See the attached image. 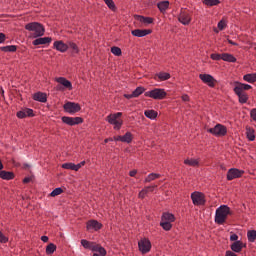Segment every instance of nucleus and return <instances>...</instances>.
I'll return each instance as SVG.
<instances>
[{
  "instance_id": "obj_40",
  "label": "nucleus",
  "mask_w": 256,
  "mask_h": 256,
  "mask_svg": "<svg viewBox=\"0 0 256 256\" xmlns=\"http://www.w3.org/2000/svg\"><path fill=\"white\" fill-rule=\"evenodd\" d=\"M160 227H162L164 231H171V229H173V224H171V222H165L161 220Z\"/></svg>"
},
{
  "instance_id": "obj_1",
  "label": "nucleus",
  "mask_w": 256,
  "mask_h": 256,
  "mask_svg": "<svg viewBox=\"0 0 256 256\" xmlns=\"http://www.w3.org/2000/svg\"><path fill=\"white\" fill-rule=\"evenodd\" d=\"M229 215H231V208L227 205H221L216 209L215 223H217V225H223Z\"/></svg>"
},
{
  "instance_id": "obj_3",
  "label": "nucleus",
  "mask_w": 256,
  "mask_h": 256,
  "mask_svg": "<svg viewBox=\"0 0 256 256\" xmlns=\"http://www.w3.org/2000/svg\"><path fill=\"white\" fill-rule=\"evenodd\" d=\"M144 97H150L155 101H163L167 97V91L163 88H154L144 93Z\"/></svg>"
},
{
  "instance_id": "obj_8",
  "label": "nucleus",
  "mask_w": 256,
  "mask_h": 256,
  "mask_svg": "<svg viewBox=\"0 0 256 256\" xmlns=\"http://www.w3.org/2000/svg\"><path fill=\"white\" fill-rule=\"evenodd\" d=\"M245 175V170H239L237 168H231L227 172L226 179L227 181H233V179H240Z\"/></svg>"
},
{
  "instance_id": "obj_16",
  "label": "nucleus",
  "mask_w": 256,
  "mask_h": 256,
  "mask_svg": "<svg viewBox=\"0 0 256 256\" xmlns=\"http://www.w3.org/2000/svg\"><path fill=\"white\" fill-rule=\"evenodd\" d=\"M247 247V244H243V242L240 241H236V242H233L231 245H230V249L232 252L234 253H241V251H243V249Z\"/></svg>"
},
{
  "instance_id": "obj_36",
  "label": "nucleus",
  "mask_w": 256,
  "mask_h": 256,
  "mask_svg": "<svg viewBox=\"0 0 256 256\" xmlns=\"http://www.w3.org/2000/svg\"><path fill=\"white\" fill-rule=\"evenodd\" d=\"M144 115L147 119H157L158 113L155 110H145Z\"/></svg>"
},
{
  "instance_id": "obj_50",
  "label": "nucleus",
  "mask_w": 256,
  "mask_h": 256,
  "mask_svg": "<svg viewBox=\"0 0 256 256\" xmlns=\"http://www.w3.org/2000/svg\"><path fill=\"white\" fill-rule=\"evenodd\" d=\"M112 125H114V129L119 131V129H121V127L123 126V120H118L117 122H114Z\"/></svg>"
},
{
  "instance_id": "obj_57",
  "label": "nucleus",
  "mask_w": 256,
  "mask_h": 256,
  "mask_svg": "<svg viewBox=\"0 0 256 256\" xmlns=\"http://www.w3.org/2000/svg\"><path fill=\"white\" fill-rule=\"evenodd\" d=\"M225 256H237V254H235V252H233L231 250H227L225 253Z\"/></svg>"
},
{
  "instance_id": "obj_60",
  "label": "nucleus",
  "mask_w": 256,
  "mask_h": 256,
  "mask_svg": "<svg viewBox=\"0 0 256 256\" xmlns=\"http://www.w3.org/2000/svg\"><path fill=\"white\" fill-rule=\"evenodd\" d=\"M125 99H133L135 96L133 95V92L131 94H124Z\"/></svg>"
},
{
  "instance_id": "obj_54",
  "label": "nucleus",
  "mask_w": 256,
  "mask_h": 256,
  "mask_svg": "<svg viewBox=\"0 0 256 256\" xmlns=\"http://www.w3.org/2000/svg\"><path fill=\"white\" fill-rule=\"evenodd\" d=\"M250 117L253 121H256V108L250 111Z\"/></svg>"
},
{
  "instance_id": "obj_33",
  "label": "nucleus",
  "mask_w": 256,
  "mask_h": 256,
  "mask_svg": "<svg viewBox=\"0 0 256 256\" xmlns=\"http://www.w3.org/2000/svg\"><path fill=\"white\" fill-rule=\"evenodd\" d=\"M184 165H188L189 167H199V160L197 159H185Z\"/></svg>"
},
{
  "instance_id": "obj_6",
  "label": "nucleus",
  "mask_w": 256,
  "mask_h": 256,
  "mask_svg": "<svg viewBox=\"0 0 256 256\" xmlns=\"http://www.w3.org/2000/svg\"><path fill=\"white\" fill-rule=\"evenodd\" d=\"M138 249L142 253V255H145L151 251V240L148 238H142L138 242Z\"/></svg>"
},
{
  "instance_id": "obj_19",
  "label": "nucleus",
  "mask_w": 256,
  "mask_h": 256,
  "mask_svg": "<svg viewBox=\"0 0 256 256\" xmlns=\"http://www.w3.org/2000/svg\"><path fill=\"white\" fill-rule=\"evenodd\" d=\"M178 21L182 23V25H189V23H191V15L183 11L179 14Z\"/></svg>"
},
{
  "instance_id": "obj_20",
  "label": "nucleus",
  "mask_w": 256,
  "mask_h": 256,
  "mask_svg": "<svg viewBox=\"0 0 256 256\" xmlns=\"http://www.w3.org/2000/svg\"><path fill=\"white\" fill-rule=\"evenodd\" d=\"M51 41H53V39L51 37H44L42 38L41 36L37 39H35L32 42V45L37 46V45H47L49 43H51Z\"/></svg>"
},
{
  "instance_id": "obj_58",
  "label": "nucleus",
  "mask_w": 256,
  "mask_h": 256,
  "mask_svg": "<svg viewBox=\"0 0 256 256\" xmlns=\"http://www.w3.org/2000/svg\"><path fill=\"white\" fill-rule=\"evenodd\" d=\"M7 37L5 36V34L4 33H0V44L1 43H5V39H6Z\"/></svg>"
},
{
  "instance_id": "obj_35",
  "label": "nucleus",
  "mask_w": 256,
  "mask_h": 256,
  "mask_svg": "<svg viewBox=\"0 0 256 256\" xmlns=\"http://www.w3.org/2000/svg\"><path fill=\"white\" fill-rule=\"evenodd\" d=\"M133 142V134L131 132H126L122 136V143H132Z\"/></svg>"
},
{
  "instance_id": "obj_4",
  "label": "nucleus",
  "mask_w": 256,
  "mask_h": 256,
  "mask_svg": "<svg viewBox=\"0 0 256 256\" xmlns=\"http://www.w3.org/2000/svg\"><path fill=\"white\" fill-rule=\"evenodd\" d=\"M207 133L214 135V137H225L227 135V126L216 124L215 127L207 129Z\"/></svg>"
},
{
  "instance_id": "obj_49",
  "label": "nucleus",
  "mask_w": 256,
  "mask_h": 256,
  "mask_svg": "<svg viewBox=\"0 0 256 256\" xmlns=\"http://www.w3.org/2000/svg\"><path fill=\"white\" fill-rule=\"evenodd\" d=\"M0 243H9V237L5 236L3 232L0 231Z\"/></svg>"
},
{
  "instance_id": "obj_21",
  "label": "nucleus",
  "mask_w": 256,
  "mask_h": 256,
  "mask_svg": "<svg viewBox=\"0 0 256 256\" xmlns=\"http://www.w3.org/2000/svg\"><path fill=\"white\" fill-rule=\"evenodd\" d=\"M56 81H57V83H60V85H63V87H65L69 91H71V89H73V84L71 83V81L67 80V78H65V77H59L56 79Z\"/></svg>"
},
{
  "instance_id": "obj_2",
  "label": "nucleus",
  "mask_w": 256,
  "mask_h": 256,
  "mask_svg": "<svg viewBox=\"0 0 256 256\" xmlns=\"http://www.w3.org/2000/svg\"><path fill=\"white\" fill-rule=\"evenodd\" d=\"M25 29L26 31L34 32V39H37V37H43V35H45V27L39 22H30L25 25Z\"/></svg>"
},
{
  "instance_id": "obj_61",
  "label": "nucleus",
  "mask_w": 256,
  "mask_h": 256,
  "mask_svg": "<svg viewBox=\"0 0 256 256\" xmlns=\"http://www.w3.org/2000/svg\"><path fill=\"white\" fill-rule=\"evenodd\" d=\"M22 183H24V184L31 183V178L30 177H25L23 179Z\"/></svg>"
},
{
  "instance_id": "obj_17",
  "label": "nucleus",
  "mask_w": 256,
  "mask_h": 256,
  "mask_svg": "<svg viewBox=\"0 0 256 256\" xmlns=\"http://www.w3.org/2000/svg\"><path fill=\"white\" fill-rule=\"evenodd\" d=\"M235 87L233 91H240L242 93H245V91H249V89H253V87L249 84L241 83L239 81L234 82Z\"/></svg>"
},
{
  "instance_id": "obj_41",
  "label": "nucleus",
  "mask_w": 256,
  "mask_h": 256,
  "mask_svg": "<svg viewBox=\"0 0 256 256\" xmlns=\"http://www.w3.org/2000/svg\"><path fill=\"white\" fill-rule=\"evenodd\" d=\"M62 169H67L70 171H77L76 164L73 162L62 164Z\"/></svg>"
},
{
  "instance_id": "obj_7",
  "label": "nucleus",
  "mask_w": 256,
  "mask_h": 256,
  "mask_svg": "<svg viewBox=\"0 0 256 256\" xmlns=\"http://www.w3.org/2000/svg\"><path fill=\"white\" fill-rule=\"evenodd\" d=\"M63 109L66 113H70L71 115H73L81 111V105L75 102H67L64 104Z\"/></svg>"
},
{
  "instance_id": "obj_42",
  "label": "nucleus",
  "mask_w": 256,
  "mask_h": 256,
  "mask_svg": "<svg viewBox=\"0 0 256 256\" xmlns=\"http://www.w3.org/2000/svg\"><path fill=\"white\" fill-rule=\"evenodd\" d=\"M104 3L107 5L108 8H110L111 11H117V6L115 5V2L113 0H103Z\"/></svg>"
},
{
  "instance_id": "obj_30",
  "label": "nucleus",
  "mask_w": 256,
  "mask_h": 256,
  "mask_svg": "<svg viewBox=\"0 0 256 256\" xmlns=\"http://www.w3.org/2000/svg\"><path fill=\"white\" fill-rule=\"evenodd\" d=\"M246 136L249 141H255V130L249 126L246 127Z\"/></svg>"
},
{
  "instance_id": "obj_25",
  "label": "nucleus",
  "mask_w": 256,
  "mask_h": 256,
  "mask_svg": "<svg viewBox=\"0 0 256 256\" xmlns=\"http://www.w3.org/2000/svg\"><path fill=\"white\" fill-rule=\"evenodd\" d=\"M161 221L166 223H175V215L169 212H164L161 217Z\"/></svg>"
},
{
  "instance_id": "obj_64",
  "label": "nucleus",
  "mask_w": 256,
  "mask_h": 256,
  "mask_svg": "<svg viewBox=\"0 0 256 256\" xmlns=\"http://www.w3.org/2000/svg\"><path fill=\"white\" fill-rule=\"evenodd\" d=\"M41 241H43V243H47L49 241V237L48 236H42Z\"/></svg>"
},
{
  "instance_id": "obj_56",
  "label": "nucleus",
  "mask_w": 256,
  "mask_h": 256,
  "mask_svg": "<svg viewBox=\"0 0 256 256\" xmlns=\"http://www.w3.org/2000/svg\"><path fill=\"white\" fill-rule=\"evenodd\" d=\"M84 165H85V161H82V162L76 164V171H78L79 169H81L82 167H84Z\"/></svg>"
},
{
  "instance_id": "obj_37",
  "label": "nucleus",
  "mask_w": 256,
  "mask_h": 256,
  "mask_svg": "<svg viewBox=\"0 0 256 256\" xmlns=\"http://www.w3.org/2000/svg\"><path fill=\"white\" fill-rule=\"evenodd\" d=\"M159 177H161V174L151 173L145 178L144 183H151V181H155V179H159Z\"/></svg>"
},
{
  "instance_id": "obj_18",
  "label": "nucleus",
  "mask_w": 256,
  "mask_h": 256,
  "mask_svg": "<svg viewBox=\"0 0 256 256\" xmlns=\"http://www.w3.org/2000/svg\"><path fill=\"white\" fill-rule=\"evenodd\" d=\"M233 91L235 95H237L238 101L239 103H241V105H245V103L249 101V94H247V92H241L239 90H233Z\"/></svg>"
},
{
  "instance_id": "obj_53",
  "label": "nucleus",
  "mask_w": 256,
  "mask_h": 256,
  "mask_svg": "<svg viewBox=\"0 0 256 256\" xmlns=\"http://www.w3.org/2000/svg\"><path fill=\"white\" fill-rule=\"evenodd\" d=\"M226 27L225 21L221 20L220 22H218V29L220 31H223Z\"/></svg>"
},
{
  "instance_id": "obj_12",
  "label": "nucleus",
  "mask_w": 256,
  "mask_h": 256,
  "mask_svg": "<svg viewBox=\"0 0 256 256\" xmlns=\"http://www.w3.org/2000/svg\"><path fill=\"white\" fill-rule=\"evenodd\" d=\"M81 245L84 247V249H88L89 251L93 252L97 251L98 247L101 246V244H97V242H91L86 239L81 240Z\"/></svg>"
},
{
  "instance_id": "obj_27",
  "label": "nucleus",
  "mask_w": 256,
  "mask_h": 256,
  "mask_svg": "<svg viewBox=\"0 0 256 256\" xmlns=\"http://www.w3.org/2000/svg\"><path fill=\"white\" fill-rule=\"evenodd\" d=\"M123 115V113L118 112L115 114H110L107 116L106 121H108V123H110V125H113L114 123H116L119 119V117H121Z\"/></svg>"
},
{
  "instance_id": "obj_47",
  "label": "nucleus",
  "mask_w": 256,
  "mask_h": 256,
  "mask_svg": "<svg viewBox=\"0 0 256 256\" xmlns=\"http://www.w3.org/2000/svg\"><path fill=\"white\" fill-rule=\"evenodd\" d=\"M61 193H63V188H61V187L55 188V189L50 193V197H57V195H61Z\"/></svg>"
},
{
  "instance_id": "obj_34",
  "label": "nucleus",
  "mask_w": 256,
  "mask_h": 256,
  "mask_svg": "<svg viewBox=\"0 0 256 256\" xmlns=\"http://www.w3.org/2000/svg\"><path fill=\"white\" fill-rule=\"evenodd\" d=\"M57 251V245L50 243L46 246V255H53Z\"/></svg>"
},
{
  "instance_id": "obj_43",
  "label": "nucleus",
  "mask_w": 256,
  "mask_h": 256,
  "mask_svg": "<svg viewBox=\"0 0 256 256\" xmlns=\"http://www.w3.org/2000/svg\"><path fill=\"white\" fill-rule=\"evenodd\" d=\"M144 91H145V87L139 86V87H137V88L132 92V94H133L134 97H139L140 95H143V92H144Z\"/></svg>"
},
{
  "instance_id": "obj_44",
  "label": "nucleus",
  "mask_w": 256,
  "mask_h": 256,
  "mask_svg": "<svg viewBox=\"0 0 256 256\" xmlns=\"http://www.w3.org/2000/svg\"><path fill=\"white\" fill-rule=\"evenodd\" d=\"M221 1L219 0H204V4L207 5V7H215V5H219Z\"/></svg>"
},
{
  "instance_id": "obj_38",
  "label": "nucleus",
  "mask_w": 256,
  "mask_h": 256,
  "mask_svg": "<svg viewBox=\"0 0 256 256\" xmlns=\"http://www.w3.org/2000/svg\"><path fill=\"white\" fill-rule=\"evenodd\" d=\"M247 237H248L249 243H255V241H256V230H249L247 232Z\"/></svg>"
},
{
  "instance_id": "obj_22",
  "label": "nucleus",
  "mask_w": 256,
  "mask_h": 256,
  "mask_svg": "<svg viewBox=\"0 0 256 256\" xmlns=\"http://www.w3.org/2000/svg\"><path fill=\"white\" fill-rule=\"evenodd\" d=\"M0 179H3L4 181H11L15 179V173L2 170L0 171Z\"/></svg>"
},
{
  "instance_id": "obj_59",
  "label": "nucleus",
  "mask_w": 256,
  "mask_h": 256,
  "mask_svg": "<svg viewBox=\"0 0 256 256\" xmlns=\"http://www.w3.org/2000/svg\"><path fill=\"white\" fill-rule=\"evenodd\" d=\"M112 139H113V141H121V143H123L122 136H114Z\"/></svg>"
},
{
  "instance_id": "obj_45",
  "label": "nucleus",
  "mask_w": 256,
  "mask_h": 256,
  "mask_svg": "<svg viewBox=\"0 0 256 256\" xmlns=\"http://www.w3.org/2000/svg\"><path fill=\"white\" fill-rule=\"evenodd\" d=\"M111 53H113V55H116V57H121V55H123L121 48H119L117 46H114L111 48Z\"/></svg>"
},
{
  "instance_id": "obj_24",
  "label": "nucleus",
  "mask_w": 256,
  "mask_h": 256,
  "mask_svg": "<svg viewBox=\"0 0 256 256\" xmlns=\"http://www.w3.org/2000/svg\"><path fill=\"white\" fill-rule=\"evenodd\" d=\"M169 81L171 79V74L169 72H159L154 76V79L157 81Z\"/></svg>"
},
{
  "instance_id": "obj_48",
  "label": "nucleus",
  "mask_w": 256,
  "mask_h": 256,
  "mask_svg": "<svg viewBox=\"0 0 256 256\" xmlns=\"http://www.w3.org/2000/svg\"><path fill=\"white\" fill-rule=\"evenodd\" d=\"M210 59H212V61H221V59H223V54L212 53Z\"/></svg>"
},
{
  "instance_id": "obj_26",
  "label": "nucleus",
  "mask_w": 256,
  "mask_h": 256,
  "mask_svg": "<svg viewBox=\"0 0 256 256\" xmlns=\"http://www.w3.org/2000/svg\"><path fill=\"white\" fill-rule=\"evenodd\" d=\"M136 19L137 21H139L140 23H144L145 25H151L153 21H155L153 17H145L141 15H136Z\"/></svg>"
},
{
  "instance_id": "obj_29",
  "label": "nucleus",
  "mask_w": 256,
  "mask_h": 256,
  "mask_svg": "<svg viewBox=\"0 0 256 256\" xmlns=\"http://www.w3.org/2000/svg\"><path fill=\"white\" fill-rule=\"evenodd\" d=\"M157 7L161 13H165L169 9V1L158 2Z\"/></svg>"
},
{
  "instance_id": "obj_62",
  "label": "nucleus",
  "mask_w": 256,
  "mask_h": 256,
  "mask_svg": "<svg viewBox=\"0 0 256 256\" xmlns=\"http://www.w3.org/2000/svg\"><path fill=\"white\" fill-rule=\"evenodd\" d=\"M130 177H135L137 175V170H131L129 172Z\"/></svg>"
},
{
  "instance_id": "obj_5",
  "label": "nucleus",
  "mask_w": 256,
  "mask_h": 256,
  "mask_svg": "<svg viewBox=\"0 0 256 256\" xmlns=\"http://www.w3.org/2000/svg\"><path fill=\"white\" fill-rule=\"evenodd\" d=\"M191 199H192V203L193 205H196L197 207L201 206V205H205L206 200H205V194H203L202 192H193L191 194Z\"/></svg>"
},
{
  "instance_id": "obj_52",
  "label": "nucleus",
  "mask_w": 256,
  "mask_h": 256,
  "mask_svg": "<svg viewBox=\"0 0 256 256\" xmlns=\"http://www.w3.org/2000/svg\"><path fill=\"white\" fill-rule=\"evenodd\" d=\"M147 196V190H144V188L139 192L138 197L139 199H145Z\"/></svg>"
},
{
  "instance_id": "obj_28",
  "label": "nucleus",
  "mask_w": 256,
  "mask_h": 256,
  "mask_svg": "<svg viewBox=\"0 0 256 256\" xmlns=\"http://www.w3.org/2000/svg\"><path fill=\"white\" fill-rule=\"evenodd\" d=\"M222 61H226L227 63H237V58H235L233 54L222 53Z\"/></svg>"
},
{
  "instance_id": "obj_32",
  "label": "nucleus",
  "mask_w": 256,
  "mask_h": 256,
  "mask_svg": "<svg viewBox=\"0 0 256 256\" xmlns=\"http://www.w3.org/2000/svg\"><path fill=\"white\" fill-rule=\"evenodd\" d=\"M244 81L247 83H256V73L245 74L243 76Z\"/></svg>"
},
{
  "instance_id": "obj_13",
  "label": "nucleus",
  "mask_w": 256,
  "mask_h": 256,
  "mask_svg": "<svg viewBox=\"0 0 256 256\" xmlns=\"http://www.w3.org/2000/svg\"><path fill=\"white\" fill-rule=\"evenodd\" d=\"M18 119H25L26 117H35V113L31 108H24L16 113Z\"/></svg>"
},
{
  "instance_id": "obj_46",
  "label": "nucleus",
  "mask_w": 256,
  "mask_h": 256,
  "mask_svg": "<svg viewBox=\"0 0 256 256\" xmlns=\"http://www.w3.org/2000/svg\"><path fill=\"white\" fill-rule=\"evenodd\" d=\"M69 47L72 49V53L79 54V46L75 42H69Z\"/></svg>"
},
{
  "instance_id": "obj_9",
  "label": "nucleus",
  "mask_w": 256,
  "mask_h": 256,
  "mask_svg": "<svg viewBox=\"0 0 256 256\" xmlns=\"http://www.w3.org/2000/svg\"><path fill=\"white\" fill-rule=\"evenodd\" d=\"M61 120H62V123H65V125H69L70 127H73L75 125H81V123H83L82 117L63 116Z\"/></svg>"
},
{
  "instance_id": "obj_31",
  "label": "nucleus",
  "mask_w": 256,
  "mask_h": 256,
  "mask_svg": "<svg viewBox=\"0 0 256 256\" xmlns=\"http://www.w3.org/2000/svg\"><path fill=\"white\" fill-rule=\"evenodd\" d=\"M0 51H3L4 53H15V51H17V46L15 45L2 46L0 47Z\"/></svg>"
},
{
  "instance_id": "obj_14",
  "label": "nucleus",
  "mask_w": 256,
  "mask_h": 256,
  "mask_svg": "<svg viewBox=\"0 0 256 256\" xmlns=\"http://www.w3.org/2000/svg\"><path fill=\"white\" fill-rule=\"evenodd\" d=\"M153 30L151 29H134L131 31L133 37H147V35H151Z\"/></svg>"
},
{
  "instance_id": "obj_51",
  "label": "nucleus",
  "mask_w": 256,
  "mask_h": 256,
  "mask_svg": "<svg viewBox=\"0 0 256 256\" xmlns=\"http://www.w3.org/2000/svg\"><path fill=\"white\" fill-rule=\"evenodd\" d=\"M157 185H152V186H146L144 187V191H146V193H153V191H155Z\"/></svg>"
},
{
  "instance_id": "obj_23",
  "label": "nucleus",
  "mask_w": 256,
  "mask_h": 256,
  "mask_svg": "<svg viewBox=\"0 0 256 256\" xmlns=\"http://www.w3.org/2000/svg\"><path fill=\"white\" fill-rule=\"evenodd\" d=\"M34 101H39L40 103H47V94L43 92H36L33 95Z\"/></svg>"
},
{
  "instance_id": "obj_11",
  "label": "nucleus",
  "mask_w": 256,
  "mask_h": 256,
  "mask_svg": "<svg viewBox=\"0 0 256 256\" xmlns=\"http://www.w3.org/2000/svg\"><path fill=\"white\" fill-rule=\"evenodd\" d=\"M87 231H101L103 224L97 220H89L86 222Z\"/></svg>"
},
{
  "instance_id": "obj_55",
  "label": "nucleus",
  "mask_w": 256,
  "mask_h": 256,
  "mask_svg": "<svg viewBox=\"0 0 256 256\" xmlns=\"http://www.w3.org/2000/svg\"><path fill=\"white\" fill-rule=\"evenodd\" d=\"M238 239H239V236L237 234H231L230 241L236 242V241H239Z\"/></svg>"
},
{
  "instance_id": "obj_10",
  "label": "nucleus",
  "mask_w": 256,
  "mask_h": 256,
  "mask_svg": "<svg viewBox=\"0 0 256 256\" xmlns=\"http://www.w3.org/2000/svg\"><path fill=\"white\" fill-rule=\"evenodd\" d=\"M199 79L202 80V83H205L208 85V87H215V84L217 83V80L211 74H199Z\"/></svg>"
},
{
  "instance_id": "obj_15",
  "label": "nucleus",
  "mask_w": 256,
  "mask_h": 256,
  "mask_svg": "<svg viewBox=\"0 0 256 256\" xmlns=\"http://www.w3.org/2000/svg\"><path fill=\"white\" fill-rule=\"evenodd\" d=\"M53 47L54 49H56V51H59L60 53H66V51L69 50V45L65 44L63 40L55 41Z\"/></svg>"
},
{
  "instance_id": "obj_63",
  "label": "nucleus",
  "mask_w": 256,
  "mask_h": 256,
  "mask_svg": "<svg viewBox=\"0 0 256 256\" xmlns=\"http://www.w3.org/2000/svg\"><path fill=\"white\" fill-rule=\"evenodd\" d=\"M181 99H182V101H189V95L184 94V95H182Z\"/></svg>"
},
{
  "instance_id": "obj_39",
  "label": "nucleus",
  "mask_w": 256,
  "mask_h": 256,
  "mask_svg": "<svg viewBox=\"0 0 256 256\" xmlns=\"http://www.w3.org/2000/svg\"><path fill=\"white\" fill-rule=\"evenodd\" d=\"M96 253L93 254V256H106L107 250L103 248V246H98L97 249L94 251Z\"/></svg>"
}]
</instances>
